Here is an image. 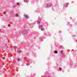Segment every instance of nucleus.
Segmentation results:
<instances>
[{"label":"nucleus","mask_w":77,"mask_h":77,"mask_svg":"<svg viewBox=\"0 0 77 77\" xmlns=\"http://www.w3.org/2000/svg\"><path fill=\"white\" fill-rule=\"evenodd\" d=\"M40 23H41V19H38V20L37 22V23L38 24H40Z\"/></svg>","instance_id":"f257e3e1"},{"label":"nucleus","mask_w":77,"mask_h":77,"mask_svg":"<svg viewBox=\"0 0 77 77\" xmlns=\"http://www.w3.org/2000/svg\"><path fill=\"white\" fill-rule=\"evenodd\" d=\"M24 17L25 18H29V16L27 15H26V14L24 15Z\"/></svg>","instance_id":"f03ea898"},{"label":"nucleus","mask_w":77,"mask_h":77,"mask_svg":"<svg viewBox=\"0 0 77 77\" xmlns=\"http://www.w3.org/2000/svg\"><path fill=\"white\" fill-rule=\"evenodd\" d=\"M24 1L25 3H27L28 2V0H24Z\"/></svg>","instance_id":"7ed1b4c3"},{"label":"nucleus","mask_w":77,"mask_h":77,"mask_svg":"<svg viewBox=\"0 0 77 77\" xmlns=\"http://www.w3.org/2000/svg\"><path fill=\"white\" fill-rule=\"evenodd\" d=\"M47 7H50L51 6V5H49L48 4H47Z\"/></svg>","instance_id":"20e7f679"},{"label":"nucleus","mask_w":77,"mask_h":77,"mask_svg":"<svg viewBox=\"0 0 77 77\" xmlns=\"http://www.w3.org/2000/svg\"><path fill=\"white\" fill-rule=\"evenodd\" d=\"M54 53H55V54H57V51H54Z\"/></svg>","instance_id":"39448f33"},{"label":"nucleus","mask_w":77,"mask_h":77,"mask_svg":"<svg viewBox=\"0 0 77 77\" xmlns=\"http://www.w3.org/2000/svg\"><path fill=\"white\" fill-rule=\"evenodd\" d=\"M26 65L27 66H28L29 65V63H26Z\"/></svg>","instance_id":"423d86ee"},{"label":"nucleus","mask_w":77,"mask_h":77,"mask_svg":"<svg viewBox=\"0 0 77 77\" xmlns=\"http://www.w3.org/2000/svg\"><path fill=\"white\" fill-rule=\"evenodd\" d=\"M38 27L39 29H40V27H42V26H38Z\"/></svg>","instance_id":"0eeeda50"},{"label":"nucleus","mask_w":77,"mask_h":77,"mask_svg":"<svg viewBox=\"0 0 77 77\" xmlns=\"http://www.w3.org/2000/svg\"><path fill=\"white\" fill-rule=\"evenodd\" d=\"M16 15L17 17H18V15L17 14H16Z\"/></svg>","instance_id":"6e6552de"},{"label":"nucleus","mask_w":77,"mask_h":77,"mask_svg":"<svg viewBox=\"0 0 77 77\" xmlns=\"http://www.w3.org/2000/svg\"><path fill=\"white\" fill-rule=\"evenodd\" d=\"M59 70H60V71H61V70L62 69L61 68H60V67H59Z\"/></svg>","instance_id":"1a4fd4ad"},{"label":"nucleus","mask_w":77,"mask_h":77,"mask_svg":"<svg viewBox=\"0 0 77 77\" xmlns=\"http://www.w3.org/2000/svg\"><path fill=\"white\" fill-rule=\"evenodd\" d=\"M4 14H6V12H5V11H4L3 13Z\"/></svg>","instance_id":"9d476101"},{"label":"nucleus","mask_w":77,"mask_h":77,"mask_svg":"<svg viewBox=\"0 0 77 77\" xmlns=\"http://www.w3.org/2000/svg\"><path fill=\"white\" fill-rule=\"evenodd\" d=\"M8 27H11V25L10 24H9L8 25Z\"/></svg>","instance_id":"9b49d317"},{"label":"nucleus","mask_w":77,"mask_h":77,"mask_svg":"<svg viewBox=\"0 0 77 77\" xmlns=\"http://www.w3.org/2000/svg\"><path fill=\"white\" fill-rule=\"evenodd\" d=\"M20 60V59L18 58V59H17V60L18 61H19V60Z\"/></svg>","instance_id":"f8f14e48"},{"label":"nucleus","mask_w":77,"mask_h":77,"mask_svg":"<svg viewBox=\"0 0 77 77\" xmlns=\"http://www.w3.org/2000/svg\"><path fill=\"white\" fill-rule=\"evenodd\" d=\"M18 53H21V51H18Z\"/></svg>","instance_id":"ddd939ff"},{"label":"nucleus","mask_w":77,"mask_h":77,"mask_svg":"<svg viewBox=\"0 0 77 77\" xmlns=\"http://www.w3.org/2000/svg\"><path fill=\"white\" fill-rule=\"evenodd\" d=\"M5 57H3L2 58V59H5Z\"/></svg>","instance_id":"4468645a"},{"label":"nucleus","mask_w":77,"mask_h":77,"mask_svg":"<svg viewBox=\"0 0 77 77\" xmlns=\"http://www.w3.org/2000/svg\"><path fill=\"white\" fill-rule=\"evenodd\" d=\"M17 5H19V4L18 3H17Z\"/></svg>","instance_id":"2eb2a0df"},{"label":"nucleus","mask_w":77,"mask_h":77,"mask_svg":"<svg viewBox=\"0 0 77 77\" xmlns=\"http://www.w3.org/2000/svg\"><path fill=\"white\" fill-rule=\"evenodd\" d=\"M65 6V7H67V5H66V6Z\"/></svg>","instance_id":"dca6fc26"},{"label":"nucleus","mask_w":77,"mask_h":77,"mask_svg":"<svg viewBox=\"0 0 77 77\" xmlns=\"http://www.w3.org/2000/svg\"><path fill=\"white\" fill-rule=\"evenodd\" d=\"M61 52H63V51H62V50L61 51Z\"/></svg>","instance_id":"f3484780"},{"label":"nucleus","mask_w":77,"mask_h":77,"mask_svg":"<svg viewBox=\"0 0 77 77\" xmlns=\"http://www.w3.org/2000/svg\"><path fill=\"white\" fill-rule=\"evenodd\" d=\"M43 30V29H41V30Z\"/></svg>","instance_id":"a211bd4d"},{"label":"nucleus","mask_w":77,"mask_h":77,"mask_svg":"<svg viewBox=\"0 0 77 77\" xmlns=\"http://www.w3.org/2000/svg\"><path fill=\"white\" fill-rule=\"evenodd\" d=\"M61 54H63V52H61Z\"/></svg>","instance_id":"6ab92c4d"},{"label":"nucleus","mask_w":77,"mask_h":77,"mask_svg":"<svg viewBox=\"0 0 77 77\" xmlns=\"http://www.w3.org/2000/svg\"><path fill=\"white\" fill-rule=\"evenodd\" d=\"M14 48H17V47H15Z\"/></svg>","instance_id":"aec40b11"},{"label":"nucleus","mask_w":77,"mask_h":77,"mask_svg":"<svg viewBox=\"0 0 77 77\" xmlns=\"http://www.w3.org/2000/svg\"><path fill=\"white\" fill-rule=\"evenodd\" d=\"M0 31H1V29H0Z\"/></svg>","instance_id":"412c9836"},{"label":"nucleus","mask_w":77,"mask_h":77,"mask_svg":"<svg viewBox=\"0 0 77 77\" xmlns=\"http://www.w3.org/2000/svg\"><path fill=\"white\" fill-rule=\"evenodd\" d=\"M40 38H42V37H40Z\"/></svg>","instance_id":"4be33fe9"},{"label":"nucleus","mask_w":77,"mask_h":77,"mask_svg":"<svg viewBox=\"0 0 77 77\" xmlns=\"http://www.w3.org/2000/svg\"><path fill=\"white\" fill-rule=\"evenodd\" d=\"M48 77H50L49 76Z\"/></svg>","instance_id":"5701e85b"}]
</instances>
